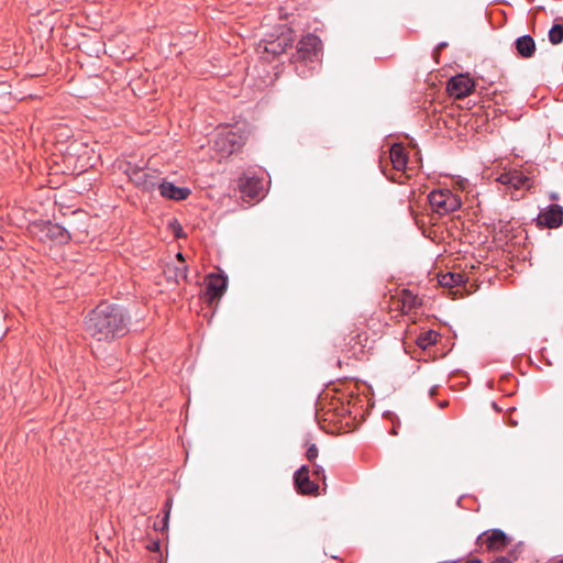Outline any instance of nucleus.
Segmentation results:
<instances>
[{
	"label": "nucleus",
	"instance_id": "f257e3e1",
	"mask_svg": "<svg viewBox=\"0 0 563 563\" xmlns=\"http://www.w3.org/2000/svg\"><path fill=\"white\" fill-rule=\"evenodd\" d=\"M128 320L121 307L104 302L88 313L85 330L95 340L109 342L125 334Z\"/></svg>",
	"mask_w": 563,
	"mask_h": 563
},
{
	"label": "nucleus",
	"instance_id": "f03ea898",
	"mask_svg": "<svg viewBox=\"0 0 563 563\" xmlns=\"http://www.w3.org/2000/svg\"><path fill=\"white\" fill-rule=\"evenodd\" d=\"M321 48V41L313 34L305 35L297 44V52L294 55L296 71L300 77H307L314 66L307 68V64H313L318 60Z\"/></svg>",
	"mask_w": 563,
	"mask_h": 563
},
{
	"label": "nucleus",
	"instance_id": "7ed1b4c3",
	"mask_svg": "<svg viewBox=\"0 0 563 563\" xmlns=\"http://www.w3.org/2000/svg\"><path fill=\"white\" fill-rule=\"evenodd\" d=\"M428 200L432 210L440 216L454 212L462 206L461 198L450 189L432 190L428 196Z\"/></svg>",
	"mask_w": 563,
	"mask_h": 563
},
{
	"label": "nucleus",
	"instance_id": "20e7f679",
	"mask_svg": "<svg viewBox=\"0 0 563 563\" xmlns=\"http://www.w3.org/2000/svg\"><path fill=\"white\" fill-rule=\"evenodd\" d=\"M243 143L242 133L234 129H224L217 133L213 146L222 156H227L241 148Z\"/></svg>",
	"mask_w": 563,
	"mask_h": 563
},
{
	"label": "nucleus",
	"instance_id": "39448f33",
	"mask_svg": "<svg viewBox=\"0 0 563 563\" xmlns=\"http://www.w3.org/2000/svg\"><path fill=\"white\" fill-rule=\"evenodd\" d=\"M478 543L489 551H501L510 543V538L500 529H490L478 536Z\"/></svg>",
	"mask_w": 563,
	"mask_h": 563
},
{
	"label": "nucleus",
	"instance_id": "423d86ee",
	"mask_svg": "<svg viewBox=\"0 0 563 563\" xmlns=\"http://www.w3.org/2000/svg\"><path fill=\"white\" fill-rule=\"evenodd\" d=\"M475 88L474 81L467 75H456L448 81L446 90L454 99H463Z\"/></svg>",
	"mask_w": 563,
	"mask_h": 563
},
{
	"label": "nucleus",
	"instance_id": "0eeeda50",
	"mask_svg": "<svg viewBox=\"0 0 563 563\" xmlns=\"http://www.w3.org/2000/svg\"><path fill=\"white\" fill-rule=\"evenodd\" d=\"M228 288V277L223 274H209L207 277V286L205 297L208 301L220 298Z\"/></svg>",
	"mask_w": 563,
	"mask_h": 563
},
{
	"label": "nucleus",
	"instance_id": "6e6552de",
	"mask_svg": "<svg viewBox=\"0 0 563 563\" xmlns=\"http://www.w3.org/2000/svg\"><path fill=\"white\" fill-rule=\"evenodd\" d=\"M537 221L547 228H558L563 221V208L560 205H550L539 213Z\"/></svg>",
	"mask_w": 563,
	"mask_h": 563
},
{
	"label": "nucleus",
	"instance_id": "1a4fd4ad",
	"mask_svg": "<svg viewBox=\"0 0 563 563\" xmlns=\"http://www.w3.org/2000/svg\"><path fill=\"white\" fill-rule=\"evenodd\" d=\"M238 186L242 195L250 198L258 199L263 196V183L262 179L254 176L243 175L238 180Z\"/></svg>",
	"mask_w": 563,
	"mask_h": 563
},
{
	"label": "nucleus",
	"instance_id": "9d476101",
	"mask_svg": "<svg viewBox=\"0 0 563 563\" xmlns=\"http://www.w3.org/2000/svg\"><path fill=\"white\" fill-rule=\"evenodd\" d=\"M295 485L301 494H314L318 492L319 486L309 477V468L307 465H302L294 474Z\"/></svg>",
	"mask_w": 563,
	"mask_h": 563
},
{
	"label": "nucleus",
	"instance_id": "9b49d317",
	"mask_svg": "<svg viewBox=\"0 0 563 563\" xmlns=\"http://www.w3.org/2000/svg\"><path fill=\"white\" fill-rule=\"evenodd\" d=\"M131 180L141 189L150 191L157 187L156 176L144 169H135L130 175Z\"/></svg>",
	"mask_w": 563,
	"mask_h": 563
},
{
	"label": "nucleus",
	"instance_id": "f8f14e48",
	"mask_svg": "<svg viewBox=\"0 0 563 563\" xmlns=\"http://www.w3.org/2000/svg\"><path fill=\"white\" fill-rule=\"evenodd\" d=\"M42 232L55 244H65L68 242L69 239L67 231L56 223H46L43 227Z\"/></svg>",
	"mask_w": 563,
	"mask_h": 563
},
{
	"label": "nucleus",
	"instance_id": "ddd939ff",
	"mask_svg": "<svg viewBox=\"0 0 563 563\" xmlns=\"http://www.w3.org/2000/svg\"><path fill=\"white\" fill-rule=\"evenodd\" d=\"M515 46L517 53L523 58H530L536 52V42L528 34L519 36L515 42Z\"/></svg>",
	"mask_w": 563,
	"mask_h": 563
},
{
	"label": "nucleus",
	"instance_id": "4468645a",
	"mask_svg": "<svg viewBox=\"0 0 563 563\" xmlns=\"http://www.w3.org/2000/svg\"><path fill=\"white\" fill-rule=\"evenodd\" d=\"M497 180L503 185L512 186L515 188H523L529 183L528 177L516 170L501 174Z\"/></svg>",
	"mask_w": 563,
	"mask_h": 563
},
{
	"label": "nucleus",
	"instance_id": "2eb2a0df",
	"mask_svg": "<svg viewBox=\"0 0 563 563\" xmlns=\"http://www.w3.org/2000/svg\"><path fill=\"white\" fill-rule=\"evenodd\" d=\"M389 154L390 161L395 169L404 170L407 167L408 159L404 146H401L400 144H394L390 147Z\"/></svg>",
	"mask_w": 563,
	"mask_h": 563
},
{
	"label": "nucleus",
	"instance_id": "dca6fc26",
	"mask_svg": "<svg viewBox=\"0 0 563 563\" xmlns=\"http://www.w3.org/2000/svg\"><path fill=\"white\" fill-rule=\"evenodd\" d=\"M157 188L162 197L176 201L179 186H176L172 181L163 180L158 183Z\"/></svg>",
	"mask_w": 563,
	"mask_h": 563
},
{
	"label": "nucleus",
	"instance_id": "f3484780",
	"mask_svg": "<svg viewBox=\"0 0 563 563\" xmlns=\"http://www.w3.org/2000/svg\"><path fill=\"white\" fill-rule=\"evenodd\" d=\"M165 274L168 276V278H173L176 283H178L179 278L187 279V267L185 265H175L173 267L167 265Z\"/></svg>",
	"mask_w": 563,
	"mask_h": 563
},
{
	"label": "nucleus",
	"instance_id": "a211bd4d",
	"mask_svg": "<svg viewBox=\"0 0 563 563\" xmlns=\"http://www.w3.org/2000/svg\"><path fill=\"white\" fill-rule=\"evenodd\" d=\"M462 283V275L455 273H445L439 276V284L443 287H454Z\"/></svg>",
	"mask_w": 563,
	"mask_h": 563
},
{
	"label": "nucleus",
	"instance_id": "6ab92c4d",
	"mask_svg": "<svg viewBox=\"0 0 563 563\" xmlns=\"http://www.w3.org/2000/svg\"><path fill=\"white\" fill-rule=\"evenodd\" d=\"M287 38H280L277 42H271L265 46V51L272 53L273 55L282 54L286 51L288 46Z\"/></svg>",
	"mask_w": 563,
	"mask_h": 563
},
{
	"label": "nucleus",
	"instance_id": "aec40b11",
	"mask_svg": "<svg viewBox=\"0 0 563 563\" xmlns=\"http://www.w3.org/2000/svg\"><path fill=\"white\" fill-rule=\"evenodd\" d=\"M549 41L553 45H558L563 42V25L554 24L549 31Z\"/></svg>",
	"mask_w": 563,
	"mask_h": 563
},
{
	"label": "nucleus",
	"instance_id": "412c9836",
	"mask_svg": "<svg viewBox=\"0 0 563 563\" xmlns=\"http://www.w3.org/2000/svg\"><path fill=\"white\" fill-rule=\"evenodd\" d=\"M435 341V334L432 332L426 333L424 335L419 336L418 344L423 349L427 347L428 344L433 343Z\"/></svg>",
	"mask_w": 563,
	"mask_h": 563
},
{
	"label": "nucleus",
	"instance_id": "4be33fe9",
	"mask_svg": "<svg viewBox=\"0 0 563 563\" xmlns=\"http://www.w3.org/2000/svg\"><path fill=\"white\" fill-rule=\"evenodd\" d=\"M318 448L316 444H310L307 452H306V457L308 459V461L310 462H313L317 457H318Z\"/></svg>",
	"mask_w": 563,
	"mask_h": 563
},
{
	"label": "nucleus",
	"instance_id": "5701e85b",
	"mask_svg": "<svg viewBox=\"0 0 563 563\" xmlns=\"http://www.w3.org/2000/svg\"><path fill=\"white\" fill-rule=\"evenodd\" d=\"M190 189L188 187H179L176 201L185 200L190 195Z\"/></svg>",
	"mask_w": 563,
	"mask_h": 563
},
{
	"label": "nucleus",
	"instance_id": "b1692460",
	"mask_svg": "<svg viewBox=\"0 0 563 563\" xmlns=\"http://www.w3.org/2000/svg\"><path fill=\"white\" fill-rule=\"evenodd\" d=\"M313 475L317 476V477H321L322 479H325V474H324V470L322 466L320 465H313V471H312Z\"/></svg>",
	"mask_w": 563,
	"mask_h": 563
},
{
	"label": "nucleus",
	"instance_id": "393cba45",
	"mask_svg": "<svg viewBox=\"0 0 563 563\" xmlns=\"http://www.w3.org/2000/svg\"><path fill=\"white\" fill-rule=\"evenodd\" d=\"M168 518H169V510L166 511V514L163 518V527L161 528L162 530H164L167 527Z\"/></svg>",
	"mask_w": 563,
	"mask_h": 563
},
{
	"label": "nucleus",
	"instance_id": "a878e982",
	"mask_svg": "<svg viewBox=\"0 0 563 563\" xmlns=\"http://www.w3.org/2000/svg\"><path fill=\"white\" fill-rule=\"evenodd\" d=\"M493 563H510V560L506 556L497 558Z\"/></svg>",
	"mask_w": 563,
	"mask_h": 563
},
{
	"label": "nucleus",
	"instance_id": "bb28decb",
	"mask_svg": "<svg viewBox=\"0 0 563 563\" xmlns=\"http://www.w3.org/2000/svg\"><path fill=\"white\" fill-rule=\"evenodd\" d=\"M506 244H507V246H512V247L522 246L521 242H519V241H507Z\"/></svg>",
	"mask_w": 563,
	"mask_h": 563
},
{
	"label": "nucleus",
	"instance_id": "cd10ccee",
	"mask_svg": "<svg viewBox=\"0 0 563 563\" xmlns=\"http://www.w3.org/2000/svg\"><path fill=\"white\" fill-rule=\"evenodd\" d=\"M176 258H177V261H178L179 263H181V264L185 262L184 255H183V253H180V252H178V253L176 254Z\"/></svg>",
	"mask_w": 563,
	"mask_h": 563
},
{
	"label": "nucleus",
	"instance_id": "c85d7f7f",
	"mask_svg": "<svg viewBox=\"0 0 563 563\" xmlns=\"http://www.w3.org/2000/svg\"><path fill=\"white\" fill-rule=\"evenodd\" d=\"M466 184H468L467 179H463V180H461V181H460V187H461L462 189H464V188H465V186H466Z\"/></svg>",
	"mask_w": 563,
	"mask_h": 563
},
{
	"label": "nucleus",
	"instance_id": "c756f323",
	"mask_svg": "<svg viewBox=\"0 0 563 563\" xmlns=\"http://www.w3.org/2000/svg\"><path fill=\"white\" fill-rule=\"evenodd\" d=\"M465 563H482V561L479 559H471V560L466 561Z\"/></svg>",
	"mask_w": 563,
	"mask_h": 563
},
{
	"label": "nucleus",
	"instance_id": "7c9ffc66",
	"mask_svg": "<svg viewBox=\"0 0 563 563\" xmlns=\"http://www.w3.org/2000/svg\"><path fill=\"white\" fill-rule=\"evenodd\" d=\"M550 198H551L552 200H556V199L559 198V196H558V194H556V192H552V194L550 195Z\"/></svg>",
	"mask_w": 563,
	"mask_h": 563
},
{
	"label": "nucleus",
	"instance_id": "2f4dec72",
	"mask_svg": "<svg viewBox=\"0 0 563 563\" xmlns=\"http://www.w3.org/2000/svg\"><path fill=\"white\" fill-rule=\"evenodd\" d=\"M181 228L178 225V233L176 234L178 238L180 236Z\"/></svg>",
	"mask_w": 563,
	"mask_h": 563
},
{
	"label": "nucleus",
	"instance_id": "473e14b6",
	"mask_svg": "<svg viewBox=\"0 0 563 563\" xmlns=\"http://www.w3.org/2000/svg\"><path fill=\"white\" fill-rule=\"evenodd\" d=\"M444 46H446V43H441L440 44V47H444Z\"/></svg>",
	"mask_w": 563,
	"mask_h": 563
},
{
	"label": "nucleus",
	"instance_id": "72a5a7b5",
	"mask_svg": "<svg viewBox=\"0 0 563 563\" xmlns=\"http://www.w3.org/2000/svg\"><path fill=\"white\" fill-rule=\"evenodd\" d=\"M558 563H563V560L559 561Z\"/></svg>",
	"mask_w": 563,
	"mask_h": 563
}]
</instances>
